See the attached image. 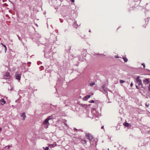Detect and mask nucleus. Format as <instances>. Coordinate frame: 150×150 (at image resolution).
Masks as SVG:
<instances>
[{"label":"nucleus","mask_w":150,"mask_h":150,"mask_svg":"<svg viewBox=\"0 0 150 150\" xmlns=\"http://www.w3.org/2000/svg\"><path fill=\"white\" fill-rule=\"evenodd\" d=\"M95 84L94 83H91L89 84V85L91 86H93Z\"/></svg>","instance_id":"11"},{"label":"nucleus","mask_w":150,"mask_h":150,"mask_svg":"<svg viewBox=\"0 0 150 150\" xmlns=\"http://www.w3.org/2000/svg\"><path fill=\"white\" fill-rule=\"evenodd\" d=\"M149 91H150V84H149Z\"/></svg>","instance_id":"22"},{"label":"nucleus","mask_w":150,"mask_h":150,"mask_svg":"<svg viewBox=\"0 0 150 150\" xmlns=\"http://www.w3.org/2000/svg\"><path fill=\"white\" fill-rule=\"evenodd\" d=\"M123 124L126 127H128L130 125L129 123L127 122L124 123Z\"/></svg>","instance_id":"9"},{"label":"nucleus","mask_w":150,"mask_h":150,"mask_svg":"<svg viewBox=\"0 0 150 150\" xmlns=\"http://www.w3.org/2000/svg\"><path fill=\"white\" fill-rule=\"evenodd\" d=\"M86 137L88 139L91 141L93 138V136L89 133H87L86 134Z\"/></svg>","instance_id":"3"},{"label":"nucleus","mask_w":150,"mask_h":150,"mask_svg":"<svg viewBox=\"0 0 150 150\" xmlns=\"http://www.w3.org/2000/svg\"><path fill=\"white\" fill-rule=\"evenodd\" d=\"M0 102V104L2 105H3L6 103V101H5V100L3 98H1V101Z\"/></svg>","instance_id":"6"},{"label":"nucleus","mask_w":150,"mask_h":150,"mask_svg":"<svg viewBox=\"0 0 150 150\" xmlns=\"http://www.w3.org/2000/svg\"><path fill=\"white\" fill-rule=\"evenodd\" d=\"M147 107H148V105H147Z\"/></svg>","instance_id":"27"},{"label":"nucleus","mask_w":150,"mask_h":150,"mask_svg":"<svg viewBox=\"0 0 150 150\" xmlns=\"http://www.w3.org/2000/svg\"><path fill=\"white\" fill-rule=\"evenodd\" d=\"M4 77L5 79H9L11 78V76L9 72H6L4 75Z\"/></svg>","instance_id":"2"},{"label":"nucleus","mask_w":150,"mask_h":150,"mask_svg":"<svg viewBox=\"0 0 150 150\" xmlns=\"http://www.w3.org/2000/svg\"><path fill=\"white\" fill-rule=\"evenodd\" d=\"M3 46L4 47V48H5V49H4V50H5V52H6V50H7V48H6V45H4Z\"/></svg>","instance_id":"15"},{"label":"nucleus","mask_w":150,"mask_h":150,"mask_svg":"<svg viewBox=\"0 0 150 150\" xmlns=\"http://www.w3.org/2000/svg\"><path fill=\"white\" fill-rule=\"evenodd\" d=\"M21 117H23V120H25V118L26 117V115H25V112H23V113H22L21 114Z\"/></svg>","instance_id":"7"},{"label":"nucleus","mask_w":150,"mask_h":150,"mask_svg":"<svg viewBox=\"0 0 150 150\" xmlns=\"http://www.w3.org/2000/svg\"><path fill=\"white\" fill-rule=\"evenodd\" d=\"M11 146H6L5 147L6 148H7V149H8L10 147H11Z\"/></svg>","instance_id":"17"},{"label":"nucleus","mask_w":150,"mask_h":150,"mask_svg":"<svg viewBox=\"0 0 150 150\" xmlns=\"http://www.w3.org/2000/svg\"><path fill=\"white\" fill-rule=\"evenodd\" d=\"M142 65H143L144 67V69L145 67V65L144 63H142Z\"/></svg>","instance_id":"19"},{"label":"nucleus","mask_w":150,"mask_h":150,"mask_svg":"<svg viewBox=\"0 0 150 150\" xmlns=\"http://www.w3.org/2000/svg\"><path fill=\"white\" fill-rule=\"evenodd\" d=\"M147 107H148V105H147Z\"/></svg>","instance_id":"28"},{"label":"nucleus","mask_w":150,"mask_h":150,"mask_svg":"<svg viewBox=\"0 0 150 150\" xmlns=\"http://www.w3.org/2000/svg\"><path fill=\"white\" fill-rule=\"evenodd\" d=\"M52 119V117L51 116H49L47 119L48 120H51Z\"/></svg>","instance_id":"14"},{"label":"nucleus","mask_w":150,"mask_h":150,"mask_svg":"<svg viewBox=\"0 0 150 150\" xmlns=\"http://www.w3.org/2000/svg\"><path fill=\"white\" fill-rule=\"evenodd\" d=\"M1 101V99H0V101Z\"/></svg>","instance_id":"29"},{"label":"nucleus","mask_w":150,"mask_h":150,"mask_svg":"<svg viewBox=\"0 0 150 150\" xmlns=\"http://www.w3.org/2000/svg\"><path fill=\"white\" fill-rule=\"evenodd\" d=\"M49 124V120H47V119H46L45 121H44L43 124L44 125L45 124Z\"/></svg>","instance_id":"8"},{"label":"nucleus","mask_w":150,"mask_h":150,"mask_svg":"<svg viewBox=\"0 0 150 150\" xmlns=\"http://www.w3.org/2000/svg\"><path fill=\"white\" fill-rule=\"evenodd\" d=\"M120 83H124L125 82V81H124L123 80H120Z\"/></svg>","instance_id":"16"},{"label":"nucleus","mask_w":150,"mask_h":150,"mask_svg":"<svg viewBox=\"0 0 150 150\" xmlns=\"http://www.w3.org/2000/svg\"><path fill=\"white\" fill-rule=\"evenodd\" d=\"M122 58L125 62H127L128 59L126 57H123Z\"/></svg>","instance_id":"10"},{"label":"nucleus","mask_w":150,"mask_h":150,"mask_svg":"<svg viewBox=\"0 0 150 150\" xmlns=\"http://www.w3.org/2000/svg\"><path fill=\"white\" fill-rule=\"evenodd\" d=\"M133 86V83H132V82L130 84V86L132 87Z\"/></svg>","instance_id":"21"},{"label":"nucleus","mask_w":150,"mask_h":150,"mask_svg":"<svg viewBox=\"0 0 150 150\" xmlns=\"http://www.w3.org/2000/svg\"><path fill=\"white\" fill-rule=\"evenodd\" d=\"M139 78L140 77L138 76L137 77L136 79V83H137L138 85V86L136 85V88L137 89L142 87V81L141 79H139Z\"/></svg>","instance_id":"1"},{"label":"nucleus","mask_w":150,"mask_h":150,"mask_svg":"<svg viewBox=\"0 0 150 150\" xmlns=\"http://www.w3.org/2000/svg\"><path fill=\"white\" fill-rule=\"evenodd\" d=\"M91 95H87L86 96H85V99H88L90 98V97Z\"/></svg>","instance_id":"12"},{"label":"nucleus","mask_w":150,"mask_h":150,"mask_svg":"<svg viewBox=\"0 0 150 150\" xmlns=\"http://www.w3.org/2000/svg\"><path fill=\"white\" fill-rule=\"evenodd\" d=\"M144 83L145 84H148L150 83V81L149 79H146L143 81Z\"/></svg>","instance_id":"4"},{"label":"nucleus","mask_w":150,"mask_h":150,"mask_svg":"<svg viewBox=\"0 0 150 150\" xmlns=\"http://www.w3.org/2000/svg\"><path fill=\"white\" fill-rule=\"evenodd\" d=\"M72 2H74V0H71Z\"/></svg>","instance_id":"24"},{"label":"nucleus","mask_w":150,"mask_h":150,"mask_svg":"<svg viewBox=\"0 0 150 150\" xmlns=\"http://www.w3.org/2000/svg\"><path fill=\"white\" fill-rule=\"evenodd\" d=\"M101 128L102 129H104V126H102L101 127Z\"/></svg>","instance_id":"25"},{"label":"nucleus","mask_w":150,"mask_h":150,"mask_svg":"<svg viewBox=\"0 0 150 150\" xmlns=\"http://www.w3.org/2000/svg\"><path fill=\"white\" fill-rule=\"evenodd\" d=\"M15 76L16 79L18 80H20L21 76V75L20 74H16L15 75Z\"/></svg>","instance_id":"5"},{"label":"nucleus","mask_w":150,"mask_h":150,"mask_svg":"<svg viewBox=\"0 0 150 150\" xmlns=\"http://www.w3.org/2000/svg\"><path fill=\"white\" fill-rule=\"evenodd\" d=\"M1 45H2L3 46H4V45L2 43H1Z\"/></svg>","instance_id":"26"},{"label":"nucleus","mask_w":150,"mask_h":150,"mask_svg":"<svg viewBox=\"0 0 150 150\" xmlns=\"http://www.w3.org/2000/svg\"><path fill=\"white\" fill-rule=\"evenodd\" d=\"M115 58H119V57L118 56L116 55L115 56Z\"/></svg>","instance_id":"23"},{"label":"nucleus","mask_w":150,"mask_h":150,"mask_svg":"<svg viewBox=\"0 0 150 150\" xmlns=\"http://www.w3.org/2000/svg\"><path fill=\"white\" fill-rule=\"evenodd\" d=\"M105 85H103L102 86V88L103 89V90L104 91L106 92V91L105 89Z\"/></svg>","instance_id":"13"},{"label":"nucleus","mask_w":150,"mask_h":150,"mask_svg":"<svg viewBox=\"0 0 150 150\" xmlns=\"http://www.w3.org/2000/svg\"><path fill=\"white\" fill-rule=\"evenodd\" d=\"M49 149V148L48 147H46L45 150H48Z\"/></svg>","instance_id":"20"},{"label":"nucleus","mask_w":150,"mask_h":150,"mask_svg":"<svg viewBox=\"0 0 150 150\" xmlns=\"http://www.w3.org/2000/svg\"><path fill=\"white\" fill-rule=\"evenodd\" d=\"M90 103H94V101L93 100H91L90 101Z\"/></svg>","instance_id":"18"}]
</instances>
